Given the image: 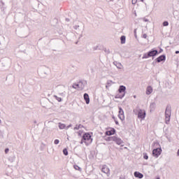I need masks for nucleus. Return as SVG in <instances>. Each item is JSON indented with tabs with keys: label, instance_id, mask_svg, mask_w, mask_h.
<instances>
[{
	"label": "nucleus",
	"instance_id": "obj_1",
	"mask_svg": "<svg viewBox=\"0 0 179 179\" xmlns=\"http://www.w3.org/2000/svg\"><path fill=\"white\" fill-rule=\"evenodd\" d=\"M85 143L86 146H89L92 142H93V138H92V135L89 133H85L83 135L82 140L80 141V143Z\"/></svg>",
	"mask_w": 179,
	"mask_h": 179
},
{
	"label": "nucleus",
	"instance_id": "obj_2",
	"mask_svg": "<svg viewBox=\"0 0 179 179\" xmlns=\"http://www.w3.org/2000/svg\"><path fill=\"white\" fill-rule=\"evenodd\" d=\"M159 55V51L155 48H152L151 50L148 51L147 53H145L143 56V59L150 58L152 57V59H155V57Z\"/></svg>",
	"mask_w": 179,
	"mask_h": 179
},
{
	"label": "nucleus",
	"instance_id": "obj_3",
	"mask_svg": "<svg viewBox=\"0 0 179 179\" xmlns=\"http://www.w3.org/2000/svg\"><path fill=\"white\" fill-rule=\"evenodd\" d=\"M106 141H109V142H115V143L117 145H119L120 146H124V141L120 138H118L115 136H109L107 138Z\"/></svg>",
	"mask_w": 179,
	"mask_h": 179
},
{
	"label": "nucleus",
	"instance_id": "obj_4",
	"mask_svg": "<svg viewBox=\"0 0 179 179\" xmlns=\"http://www.w3.org/2000/svg\"><path fill=\"white\" fill-rule=\"evenodd\" d=\"M171 117V106H167L165 110L166 124H169V122H170Z\"/></svg>",
	"mask_w": 179,
	"mask_h": 179
},
{
	"label": "nucleus",
	"instance_id": "obj_5",
	"mask_svg": "<svg viewBox=\"0 0 179 179\" xmlns=\"http://www.w3.org/2000/svg\"><path fill=\"white\" fill-rule=\"evenodd\" d=\"M162 155V148H155L152 150V156L154 157H159Z\"/></svg>",
	"mask_w": 179,
	"mask_h": 179
},
{
	"label": "nucleus",
	"instance_id": "obj_6",
	"mask_svg": "<svg viewBox=\"0 0 179 179\" xmlns=\"http://www.w3.org/2000/svg\"><path fill=\"white\" fill-rule=\"evenodd\" d=\"M145 117H146V111L140 109L138 113V118L140 120H145Z\"/></svg>",
	"mask_w": 179,
	"mask_h": 179
},
{
	"label": "nucleus",
	"instance_id": "obj_7",
	"mask_svg": "<svg viewBox=\"0 0 179 179\" xmlns=\"http://www.w3.org/2000/svg\"><path fill=\"white\" fill-rule=\"evenodd\" d=\"M118 117L120 120H121V121H124V120H125V115H124V110L121 107H119Z\"/></svg>",
	"mask_w": 179,
	"mask_h": 179
},
{
	"label": "nucleus",
	"instance_id": "obj_8",
	"mask_svg": "<svg viewBox=\"0 0 179 179\" xmlns=\"http://www.w3.org/2000/svg\"><path fill=\"white\" fill-rule=\"evenodd\" d=\"M85 82L80 81L78 83V84H75V86L77 87L79 89V90H83L85 89Z\"/></svg>",
	"mask_w": 179,
	"mask_h": 179
},
{
	"label": "nucleus",
	"instance_id": "obj_9",
	"mask_svg": "<svg viewBox=\"0 0 179 179\" xmlns=\"http://www.w3.org/2000/svg\"><path fill=\"white\" fill-rule=\"evenodd\" d=\"M102 173H104L105 174H107L108 177L110 176V169L107 165H103L101 169Z\"/></svg>",
	"mask_w": 179,
	"mask_h": 179
},
{
	"label": "nucleus",
	"instance_id": "obj_10",
	"mask_svg": "<svg viewBox=\"0 0 179 179\" xmlns=\"http://www.w3.org/2000/svg\"><path fill=\"white\" fill-rule=\"evenodd\" d=\"M156 62L160 63L163 61H166V55H162L155 59Z\"/></svg>",
	"mask_w": 179,
	"mask_h": 179
},
{
	"label": "nucleus",
	"instance_id": "obj_11",
	"mask_svg": "<svg viewBox=\"0 0 179 179\" xmlns=\"http://www.w3.org/2000/svg\"><path fill=\"white\" fill-rule=\"evenodd\" d=\"M115 129L113 128L109 131H106V135H107L108 136H111V135H115Z\"/></svg>",
	"mask_w": 179,
	"mask_h": 179
},
{
	"label": "nucleus",
	"instance_id": "obj_12",
	"mask_svg": "<svg viewBox=\"0 0 179 179\" xmlns=\"http://www.w3.org/2000/svg\"><path fill=\"white\" fill-rule=\"evenodd\" d=\"M125 90H127V87L124 86V85H120L119 87V89H118V92L119 93H124V96H125Z\"/></svg>",
	"mask_w": 179,
	"mask_h": 179
},
{
	"label": "nucleus",
	"instance_id": "obj_13",
	"mask_svg": "<svg viewBox=\"0 0 179 179\" xmlns=\"http://www.w3.org/2000/svg\"><path fill=\"white\" fill-rule=\"evenodd\" d=\"M84 100H85L86 104H89L90 103V98L89 97V94L87 93L84 94Z\"/></svg>",
	"mask_w": 179,
	"mask_h": 179
},
{
	"label": "nucleus",
	"instance_id": "obj_14",
	"mask_svg": "<svg viewBox=\"0 0 179 179\" xmlns=\"http://www.w3.org/2000/svg\"><path fill=\"white\" fill-rule=\"evenodd\" d=\"M42 72L43 73H45V75H48V73H50V68L47 67V66H43L42 68Z\"/></svg>",
	"mask_w": 179,
	"mask_h": 179
},
{
	"label": "nucleus",
	"instance_id": "obj_15",
	"mask_svg": "<svg viewBox=\"0 0 179 179\" xmlns=\"http://www.w3.org/2000/svg\"><path fill=\"white\" fill-rule=\"evenodd\" d=\"M134 177H136V178H143V174L140 172L136 171L134 172Z\"/></svg>",
	"mask_w": 179,
	"mask_h": 179
},
{
	"label": "nucleus",
	"instance_id": "obj_16",
	"mask_svg": "<svg viewBox=\"0 0 179 179\" xmlns=\"http://www.w3.org/2000/svg\"><path fill=\"white\" fill-rule=\"evenodd\" d=\"M152 92H153V88L152 87V86L147 87L146 94L148 95L152 94Z\"/></svg>",
	"mask_w": 179,
	"mask_h": 179
},
{
	"label": "nucleus",
	"instance_id": "obj_17",
	"mask_svg": "<svg viewBox=\"0 0 179 179\" xmlns=\"http://www.w3.org/2000/svg\"><path fill=\"white\" fill-rule=\"evenodd\" d=\"M155 108H156V103L155 102L151 103L150 105V111H155Z\"/></svg>",
	"mask_w": 179,
	"mask_h": 179
},
{
	"label": "nucleus",
	"instance_id": "obj_18",
	"mask_svg": "<svg viewBox=\"0 0 179 179\" xmlns=\"http://www.w3.org/2000/svg\"><path fill=\"white\" fill-rule=\"evenodd\" d=\"M114 65H115V66L118 69H122V64H121V63H118L117 62H113Z\"/></svg>",
	"mask_w": 179,
	"mask_h": 179
},
{
	"label": "nucleus",
	"instance_id": "obj_19",
	"mask_svg": "<svg viewBox=\"0 0 179 179\" xmlns=\"http://www.w3.org/2000/svg\"><path fill=\"white\" fill-rule=\"evenodd\" d=\"M126 40H127V37L125 36H124V35L120 37V43H121V44H125Z\"/></svg>",
	"mask_w": 179,
	"mask_h": 179
},
{
	"label": "nucleus",
	"instance_id": "obj_20",
	"mask_svg": "<svg viewBox=\"0 0 179 179\" xmlns=\"http://www.w3.org/2000/svg\"><path fill=\"white\" fill-rule=\"evenodd\" d=\"M59 129H65V128L66 129V125H65V124L59 122Z\"/></svg>",
	"mask_w": 179,
	"mask_h": 179
},
{
	"label": "nucleus",
	"instance_id": "obj_21",
	"mask_svg": "<svg viewBox=\"0 0 179 179\" xmlns=\"http://www.w3.org/2000/svg\"><path fill=\"white\" fill-rule=\"evenodd\" d=\"M123 97H125V93L121 94H117L115 96V99H122Z\"/></svg>",
	"mask_w": 179,
	"mask_h": 179
},
{
	"label": "nucleus",
	"instance_id": "obj_22",
	"mask_svg": "<svg viewBox=\"0 0 179 179\" xmlns=\"http://www.w3.org/2000/svg\"><path fill=\"white\" fill-rule=\"evenodd\" d=\"M80 128H83V125L82 124H76V126L74 127V131H78V129H80Z\"/></svg>",
	"mask_w": 179,
	"mask_h": 179
},
{
	"label": "nucleus",
	"instance_id": "obj_23",
	"mask_svg": "<svg viewBox=\"0 0 179 179\" xmlns=\"http://www.w3.org/2000/svg\"><path fill=\"white\" fill-rule=\"evenodd\" d=\"M111 83H113V81H111V80L107 81L106 85V89H108V87H110V86H111Z\"/></svg>",
	"mask_w": 179,
	"mask_h": 179
},
{
	"label": "nucleus",
	"instance_id": "obj_24",
	"mask_svg": "<svg viewBox=\"0 0 179 179\" xmlns=\"http://www.w3.org/2000/svg\"><path fill=\"white\" fill-rule=\"evenodd\" d=\"M75 170H78V171H82V168L79 167L78 165H74L73 166Z\"/></svg>",
	"mask_w": 179,
	"mask_h": 179
},
{
	"label": "nucleus",
	"instance_id": "obj_25",
	"mask_svg": "<svg viewBox=\"0 0 179 179\" xmlns=\"http://www.w3.org/2000/svg\"><path fill=\"white\" fill-rule=\"evenodd\" d=\"M54 97H55V99H56V100H57V101H59V102L62 101V98L58 97L57 95H55Z\"/></svg>",
	"mask_w": 179,
	"mask_h": 179
},
{
	"label": "nucleus",
	"instance_id": "obj_26",
	"mask_svg": "<svg viewBox=\"0 0 179 179\" xmlns=\"http://www.w3.org/2000/svg\"><path fill=\"white\" fill-rule=\"evenodd\" d=\"M63 155H64V156H68V149L64 148L63 150Z\"/></svg>",
	"mask_w": 179,
	"mask_h": 179
},
{
	"label": "nucleus",
	"instance_id": "obj_27",
	"mask_svg": "<svg viewBox=\"0 0 179 179\" xmlns=\"http://www.w3.org/2000/svg\"><path fill=\"white\" fill-rule=\"evenodd\" d=\"M97 50H101L99 45L93 47V51H97Z\"/></svg>",
	"mask_w": 179,
	"mask_h": 179
},
{
	"label": "nucleus",
	"instance_id": "obj_28",
	"mask_svg": "<svg viewBox=\"0 0 179 179\" xmlns=\"http://www.w3.org/2000/svg\"><path fill=\"white\" fill-rule=\"evenodd\" d=\"M143 159H145V160H148V159H149V156H148V154L143 153Z\"/></svg>",
	"mask_w": 179,
	"mask_h": 179
},
{
	"label": "nucleus",
	"instance_id": "obj_29",
	"mask_svg": "<svg viewBox=\"0 0 179 179\" xmlns=\"http://www.w3.org/2000/svg\"><path fill=\"white\" fill-rule=\"evenodd\" d=\"M5 133V131L3 130H0V136H1V138H3V134Z\"/></svg>",
	"mask_w": 179,
	"mask_h": 179
},
{
	"label": "nucleus",
	"instance_id": "obj_30",
	"mask_svg": "<svg viewBox=\"0 0 179 179\" xmlns=\"http://www.w3.org/2000/svg\"><path fill=\"white\" fill-rule=\"evenodd\" d=\"M162 24H163V26H164V27L169 26V22H168V21H164Z\"/></svg>",
	"mask_w": 179,
	"mask_h": 179
},
{
	"label": "nucleus",
	"instance_id": "obj_31",
	"mask_svg": "<svg viewBox=\"0 0 179 179\" xmlns=\"http://www.w3.org/2000/svg\"><path fill=\"white\" fill-rule=\"evenodd\" d=\"M113 119L114 120V121H115L116 125H120V123L117 122V120H115V117H113Z\"/></svg>",
	"mask_w": 179,
	"mask_h": 179
},
{
	"label": "nucleus",
	"instance_id": "obj_32",
	"mask_svg": "<svg viewBox=\"0 0 179 179\" xmlns=\"http://www.w3.org/2000/svg\"><path fill=\"white\" fill-rule=\"evenodd\" d=\"M55 145H58V143H59V140L58 139H55L54 141Z\"/></svg>",
	"mask_w": 179,
	"mask_h": 179
},
{
	"label": "nucleus",
	"instance_id": "obj_33",
	"mask_svg": "<svg viewBox=\"0 0 179 179\" xmlns=\"http://www.w3.org/2000/svg\"><path fill=\"white\" fill-rule=\"evenodd\" d=\"M131 2H132L133 5H135V3H136V2H138V0H132Z\"/></svg>",
	"mask_w": 179,
	"mask_h": 179
},
{
	"label": "nucleus",
	"instance_id": "obj_34",
	"mask_svg": "<svg viewBox=\"0 0 179 179\" xmlns=\"http://www.w3.org/2000/svg\"><path fill=\"white\" fill-rule=\"evenodd\" d=\"M73 29H75V30H78V29H79V25H75Z\"/></svg>",
	"mask_w": 179,
	"mask_h": 179
},
{
	"label": "nucleus",
	"instance_id": "obj_35",
	"mask_svg": "<svg viewBox=\"0 0 179 179\" xmlns=\"http://www.w3.org/2000/svg\"><path fill=\"white\" fill-rule=\"evenodd\" d=\"M71 127H72V124H70L69 125L66 127V129H69V128H71Z\"/></svg>",
	"mask_w": 179,
	"mask_h": 179
},
{
	"label": "nucleus",
	"instance_id": "obj_36",
	"mask_svg": "<svg viewBox=\"0 0 179 179\" xmlns=\"http://www.w3.org/2000/svg\"><path fill=\"white\" fill-rule=\"evenodd\" d=\"M143 22H149V20L148 18L143 17Z\"/></svg>",
	"mask_w": 179,
	"mask_h": 179
},
{
	"label": "nucleus",
	"instance_id": "obj_37",
	"mask_svg": "<svg viewBox=\"0 0 179 179\" xmlns=\"http://www.w3.org/2000/svg\"><path fill=\"white\" fill-rule=\"evenodd\" d=\"M9 152V148H6L5 149V153L7 154Z\"/></svg>",
	"mask_w": 179,
	"mask_h": 179
},
{
	"label": "nucleus",
	"instance_id": "obj_38",
	"mask_svg": "<svg viewBox=\"0 0 179 179\" xmlns=\"http://www.w3.org/2000/svg\"><path fill=\"white\" fill-rule=\"evenodd\" d=\"M147 37H148V35L146 34H144L143 35V38H147Z\"/></svg>",
	"mask_w": 179,
	"mask_h": 179
},
{
	"label": "nucleus",
	"instance_id": "obj_39",
	"mask_svg": "<svg viewBox=\"0 0 179 179\" xmlns=\"http://www.w3.org/2000/svg\"><path fill=\"white\" fill-rule=\"evenodd\" d=\"M134 36L136 38V37H137V36H136V29H134Z\"/></svg>",
	"mask_w": 179,
	"mask_h": 179
},
{
	"label": "nucleus",
	"instance_id": "obj_40",
	"mask_svg": "<svg viewBox=\"0 0 179 179\" xmlns=\"http://www.w3.org/2000/svg\"><path fill=\"white\" fill-rule=\"evenodd\" d=\"M161 52H163V49L160 48L159 51L158 52V54H161Z\"/></svg>",
	"mask_w": 179,
	"mask_h": 179
},
{
	"label": "nucleus",
	"instance_id": "obj_41",
	"mask_svg": "<svg viewBox=\"0 0 179 179\" xmlns=\"http://www.w3.org/2000/svg\"><path fill=\"white\" fill-rule=\"evenodd\" d=\"M105 52H106L107 54H110V50H107V49H105Z\"/></svg>",
	"mask_w": 179,
	"mask_h": 179
},
{
	"label": "nucleus",
	"instance_id": "obj_42",
	"mask_svg": "<svg viewBox=\"0 0 179 179\" xmlns=\"http://www.w3.org/2000/svg\"><path fill=\"white\" fill-rule=\"evenodd\" d=\"M76 85H75V84H73V85H72V87H73V89H76Z\"/></svg>",
	"mask_w": 179,
	"mask_h": 179
},
{
	"label": "nucleus",
	"instance_id": "obj_43",
	"mask_svg": "<svg viewBox=\"0 0 179 179\" xmlns=\"http://www.w3.org/2000/svg\"><path fill=\"white\" fill-rule=\"evenodd\" d=\"M175 54H179V50H176V51L175 52Z\"/></svg>",
	"mask_w": 179,
	"mask_h": 179
},
{
	"label": "nucleus",
	"instance_id": "obj_44",
	"mask_svg": "<svg viewBox=\"0 0 179 179\" xmlns=\"http://www.w3.org/2000/svg\"><path fill=\"white\" fill-rule=\"evenodd\" d=\"M177 155L179 156V149L178 150Z\"/></svg>",
	"mask_w": 179,
	"mask_h": 179
},
{
	"label": "nucleus",
	"instance_id": "obj_45",
	"mask_svg": "<svg viewBox=\"0 0 179 179\" xmlns=\"http://www.w3.org/2000/svg\"><path fill=\"white\" fill-rule=\"evenodd\" d=\"M66 22H69V19L66 18Z\"/></svg>",
	"mask_w": 179,
	"mask_h": 179
},
{
	"label": "nucleus",
	"instance_id": "obj_46",
	"mask_svg": "<svg viewBox=\"0 0 179 179\" xmlns=\"http://www.w3.org/2000/svg\"><path fill=\"white\" fill-rule=\"evenodd\" d=\"M1 3H2V5H5V3H3V1H1Z\"/></svg>",
	"mask_w": 179,
	"mask_h": 179
},
{
	"label": "nucleus",
	"instance_id": "obj_47",
	"mask_svg": "<svg viewBox=\"0 0 179 179\" xmlns=\"http://www.w3.org/2000/svg\"><path fill=\"white\" fill-rule=\"evenodd\" d=\"M34 122V124H37V121H36V120Z\"/></svg>",
	"mask_w": 179,
	"mask_h": 179
},
{
	"label": "nucleus",
	"instance_id": "obj_48",
	"mask_svg": "<svg viewBox=\"0 0 179 179\" xmlns=\"http://www.w3.org/2000/svg\"><path fill=\"white\" fill-rule=\"evenodd\" d=\"M152 65L155 66V62H152Z\"/></svg>",
	"mask_w": 179,
	"mask_h": 179
},
{
	"label": "nucleus",
	"instance_id": "obj_49",
	"mask_svg": "<svg viewBox=\"0 0 179 179\" xmlns=\"http://www.w3.org/2000/svg\"><path fill=\"white\" fill-rule=\"evenodd\" d=\"M134 99H136V95H134Z\"/></svg>",
	"mask_w": 179,
	"mask_h": 179
},
{
	"label": "nucleus",
	"instance_id": "obj_50",
	"mask_svg": "<svg viewBox=\"0 0 179 179\" xmlns=\"http://www.w3.org/2000/svg\"><path fill=\"white\" fill-rule=\"evenodd\" d=\"M120 179H125V178H121V177H120Z\"/></svg>",
	"mask_w": 179,
	"mask_h": 179
},
{
	"label": "nucleus",
	"instance_id": "obj_51",
	"mask_svg": "<svg viewBox=\"0 0 179 179\" xmlns=\"http://www.w3.org/2000/svg\"><path fill=\"white\" fill-rule=\"evenodd\" d=\"M145 0H141V2H144Z\"/></svg>",
	"mask_w": 179,
	"mask_h": 179
},
{
	"label": "nucleus",
	"instance_id": "obj_52",
	"mask_svg": "<svg viewBox=\"0 0 179 179\" xmlns=\"http://www.w3.org/2000/svg\"><path fill=\"white\" fill-rule=\"evenodd\" d=\"M156 179H160V177H157Z\"/></svg>",
	"mask_w": 179,
	"mask_h": 179
},
{
	"label": "nucleus",
	"instance_id": "obj_53",
	"mask_svg": "<svg viewBox=\"0 0 179 179\" xmlns=\"http://www.w3.org/2000/svg\"><path fill=\"white\" fill-rule=\"evenodd\" d=\"M0 124H1V120H0Z\"/></svg>",
	"mask_w": 179,
	"mask_h": 179
},
{
	"label": "nucleus",
	"instance_id": "obj_54",
	"mask_svg": "<svg viewBox=\"0 0 179 179\" xmlns=\"http://www.w3.org/2000/svg\"><path fill=\"white\" fill-rule=\"evenodd\" d=\"M0 45H1V42H0Z\"/></svg>",
	"mask_w": 179,
	"mask_h": 179
}]
</instances>
